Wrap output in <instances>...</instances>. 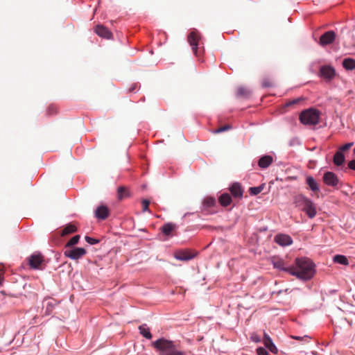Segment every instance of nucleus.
<instances>
[{
	"label": "nucleus",
	"mask_w": 355,
	"mask_h": 355,
	"mask_svg": "<svg viewBox=\"0 0 355 355\" xmlns=\"http://www.w3.org/2000/svg\"><path fill=\"white\" fill-rule=\"evenodd\" d=\"M295 263V266L289 269L291 275L302 280H309L313 277L315 265L311 259L306 257L297 258Z\"/></svg>",
	"instance_id": "f257e3e1"
},
{
	"label": "nucleus",
	"mask_w": 355,
	"mask_h": 355,
	"mask_svg": "<svg viewBox=\"0 0 355 355\" xmlns=\"http://www.w3.org/2000/svg\"><path fill=\"white\" fill-rule=\"evenodd\" d=\"M153 346L159 352V355H186L180 351L173 341L159 338L153 343Z\"/></svg>",
	"instance_id": "f03ea898"
},
{
	"label": "nucleus",
	"mask_w": 355,
	"mask_h": 355,
	"mask_svg": "<svg viewBox=\"0 0 355 355\" xmlns=\"http://www.w3.org/2000/svg\"><path fill=\"white\" fill-rule=\"evenodd\" d=\"M320 112L314 108L302 111L300 115V122L306 125H315L319 123Z\"/></svg>",
	"instance_id": "7ed1b4c3"
},
{
	"label": "nucleus",
	"mask_w": 355,
	"mask_h": 355,
	"mask_svg": "<svg viewBox=\"0 0 355 355\" xmlns=\"http://www.w3.org/2000/svg\"><path fill=\"white\" fill-rule=\"evenodd\" d=\"M44 261V257L39 252H35L28 258V265L34 270L42 269Z\"/></svg>",
	"instance_id": "20e7f679"
},
{
	"label": "nucleus",
	"mask_w": 355,
	"mask_h": 355,
	"mask_svg": "<svg viewBox=\"0 0 355 355\" xmlns=\"http://www.w3.org/2000/svg\"><path fill=\"white\" fill-rule=\"evenodd\" d=\"M196 255V252L185 249L176 251L174 254V257L178 260L186 261L193 259Z\"/></svg>",
	"instance_id": "39448f33"
},
{
	"label": "nucleus",
	"mask_w": 355,
	"mask_h": 355,
	"mask_svg": "<svg viewBox=\"0 0 355 355\" xmlns=\"http://www.w3.org/2000/svg\"><path fill=\"white\" fill-rule=\"evenodd\" d=\"M86 254V250L83 248H75L69 250H66L64 252V254L71 259H78L79 258L83 257Z\"/></svg>",
	"instance_id": "423d86ee"
},
{
	"label": "nucleus",
	"mask_w": 355,
	"mask_h": 355,
	"mask_svg": "<svg viewBox=\"0 0 355 355\" xmlns=\"http://www.w3.org/2000/svg\"><path fill=\"white\" fill-rule=\"evenodd\" d=\"M199 38L200 37L197 31H192L191 33H190L187 37L188 42L191 46L193 52L196 55H198V45L199 42Z\"/></svg>",
	"instance_id": "0eeeda50"
},
{
	"label": "nucleus",
	"mask_w": 355,
	"mask_h": 355,
	"mask_svg": "<svg viewBox=\"0 0 355 355\" xmlns=\"http://www.w3.org/2000/svg\"><path fill=\"white\" fill-rule=\"evenodd\" d=\"M323 182L324 184L330 187H336L339 184V180L337 175L331 171L324 173Z\"/></svg>",
	"instance_id": "6e6552de"
},
{
	"label": "nucleus",
	"mask_w": 355,
	"mask_h": 355,
	"mask_svg": "<svg viewBox=\"0 0 355 355\" xmlns=\"http://www.w3.org/2000/svg\"><path fill=\"white\" fill-rule=\"evenodd\" d=\"M336 39V33L333 31H329L325 32L320 36V44L321 46H326L332 44Z\"/></svg>",
	"instance_id": "1a4fd4ad"
},
{
	"label": "nucleus",
	"mask_w": 355,
	"mask_h": 355,
	"mask_svg": "<svg viewBox=\"0 0 355 355\" xmlns=\"http://www.w3.org/2000/svg\"><path fill=\"white\" fill-rule=\"evenodd\" d=\"M94 32L100 37L105 39H110L112 36V33L109 31L107 28L103 25L98 24L96 26Z\"/></svg>",
	"instance_id": "9d476101"
},
{
	"label": "nucleus",
	"mask_w": 355,
	"mask_h": 355,
	"mask_svg": "<svg viewBox=\"0 0 355 355\" xmlns=\"http://www.w3.org/2000/svg\"><path fill=\"white\" fill-rule=\"evenodd\" d=\"M320 73L322 78L330 80L335 76L336 72L332 67L323 66L320 68Z\"/></svg>",
	"instance_id": "9b49d317"
},
{
	"label": "nucleus",
	"mask_w": 355,
	"mask_h": 355,
	"mask_svg": "<svg viewBox=\"0 0 355 355\" xmlns=\"http://www.w3.org/2000/svg\"><path fill=\"white\" fill-rule=\"evenodd\" d=\"M302 210L304 211L310 218H314L317 214L316 207L311 200L307 202V204L306 203L304 205Z\"/></svg>",
	"instance_id": "f8f14e48"
},
{
	"label": "nucleus",
	"mask_w": 355,
	"mask_h": 355,
	"mask_svg": "<svg viewBox=\"0 0 355 355\" xmlns=\"http://www.w3.org/2000/svg\"><path fill=\"white\" fill-rule=\"evenodd\" d=\"M275 241L282 246L289 245L293 241L290 236L286 234H277L275 236Z\"/></svg>",
	"instance_id": "ddd939ff"
},
{
	"label": "nucleus",
	"mask_w": 355,
	"mask_h": 355,
	"mask_svg": "<svg viewBox=\"0 0 355 355\" xmlns=\"http://www.w3.org/2000/svg\"><path fill=\"white\" fill-rule=\"evenodd\" d=\"M263 344H264L265 347L268 350H270L273 354H277V352H278L277 348L276 347V346L273 343V342H272V339L270 338V337L266 332H264V334H263Z\"/></svg>",
	"instance_id": "4468645a"
},
{
	"label": "nucleus",
	"mask_w": 355,
	"mask_h": 355,
	"mask_svg": "<svg viewBox=\"0 0 355 355\" xmlns=\"http://www.w3.org/2000/svg\"><path fill=\"white\" fill-rule=\"evenodd\" d=\"M110 214V210L105 205H101L98 207L95 211V216L97 218L101 220L106 219Z\"/></svg>",
	"instance_id": "2eb2a0df"
},
{
	"label": "nucleus",
	"mask_w": 355,
	"mask_h": 355,
	"mask_svg": "<svg viewBox=\"0 0 355 355\" xmlns=\"http://www.w3.org/2000/svg\"><path fill=\"white\" fill-rule=\"evenodd\" d=\"M232 195L234 198H241L243 194V190L239 183H234L230 188Z\"/></svg>",
	"instance_id": "dca6fc26"
},
{
	"label": "nucleus",
	"mask_w": 355,
	"mask_h": 355,
	"mask_svg": "<svg viewBox=\"0 0 355 355\" xmlns=\"http://www.w3.org/2000/svg\"><path fill=\"white\" fill-rule=\"evenodd\" d=\"M273 162V158L270 155H264L261 157L258 162V165L261 168H268Z\"/></svg>",
	"instance_id": "f3484780"
},
{
	"label": "nucleus",
	"mask_w": 355,
	"mask_h": 355,
	"mask_svg": "<svg viewBox=\"0 0 355 355\" xmlns=\"http://www.w3.org/2000/svg\"><path fill=\"white\" fill-rule=\"evenodd\" d=\"M306 183L309 187L310 189L316 193L319 191V187L315 179L311 176L306 177Z\"/></svg>",
	"instance_id": "a211bd4d"
},
{
	"label": "nucleus",
	"mask_w": 355,
	"mask_h": 355,
	"mask_svg": "<svg viewBox=\"0 0 355 355\" xmlns=\"http://www.w3.org/2000/svg\"><path fill=\"white\" fill-rule=\"evenodd\" d=\"M77 231V227L74 224L69 223L67 225L64 229L61 231L60 235L62 236H65L70 234L74 233Z\"/></svg>",
	"instance_id": "6ab92c4d"
},
{
	"label": "nucleus",
	"mask_w": 355,
	"mask_h": 355,
	"mask_svg": "<svg viewBox=\"0 0 355 355\" xmlns=\"http://www.w3.org/2000/svg\"><path fill=\"white\" fill-rule=\"evenodd\" d=\"M130 196V192L127 187L121 186L117 189L118 199L121 200L124 198H128Z\"/></svg>",
	"instance_id": "aec40b11"
},
{
	"label": "nucleus",
	"mask_w": 355,
	"mask_h": 355,
	"mask_svg": "<svg viewBox=\"0 0 355 355\" xmlns=\"http://www.w3.org/2000/svg\"><path fill=\"white\" fill-rule=\"evenodd\" d=\"M221 206L227 207L232 202V198L229 193H223L218 198Z\"/></svg>",
	"instance_id": "412c9836"
},
{
	"label": "nucleus",
	"mask_w": 355,
	"mask_h": 355,
	"mask_svg": "<svg viewBox=\"0 0 355 355\" xmlns=\"http://www.w3.org/2000/svg\"><path fill=\"white\" fill-rule=\"evenodd\" d=\"M273 266L275 268L286 271L290 273L289 269L293 268V266L291 267H286L285 263L282 259H277L273 261Z\"/></svg>",
	"instance_id": "4be33fe9"
},
{
	"label": "nucleus",
	"mask_w": 355,
	"mask_h": 355,
	"mask_svg": "<svg viewBox=\"0 0 355 355\" xmlns=\"http://www.w3.org/2000/svg\"><path fill=\"white\" fill-rule=\"evenodd\" d=\"M334 164L336 166H341L345 162V156L343 153H341V150H338L333 159Z\"/></svg>",
	"instance_id": "5701e85b"
},
{
	"label": "nucleus",
	"mask_w": 355,
	"mask_h": 355,
	"mask_svg": "<svg viewBox=\"0 0 355 355\" xmlns=\"http://www.w3.org/2000/svg\"><path fill=\"white\" fill-rule=\"evenodd\" d=\"M310 200L308 198L302 196V195H298L295 196L294 200V203L295 204L296 207H303L304 205Z\"/></svg>",
	"instance_id": "b1692460"
},
{
	"label": "nucleus",
	"mask_w": 355,
	"mask_h": 355,
	"mask_svg": "<svg viewBox=\"0 0 355 355\" xmlns=\"http://www.w3.org/2000/svg\"><path fill=\"white\" fill-rule=\"evenodd\" d=\"M250 94V91L245 87H240L236 90V96L238 97L248 98Z\"/></svg>",
	"instance_id": "393cba45"
},
{
	"label": "nucleus",
	"mask_w": 355,
	"mask_h": 355,
	"mask_svg": "<svg viewBox=\"0 0 355 355\" xmlns=\"http://www.w3.org/2000/svg\"><path fill=\"white\" fill-rule=\"evenodd\" d=\"M343 66L347 70H353L355 69V60L352 58H345L343 61Z\"/></svg>",
	"instance_id": "a878e982"
},
{
	"label": "nucleus",
	"mask_w": 355,
	"mask_h": 355,
	"mask_svg": "<svg viewBox=\"0 0 355 355\" xmlns=\"http://www.w3.org/2000/svg\"><path fill=\"white\" fill-rule=\"evenodd\" d=\"M176 228V225L175 224L168 223L164 225L162 227V231L164 234L168 236Z\"/></svg>",
	"instance_id": "bb28decb"
},
{
	"label": "nucleus",
	"mask_w": 355,
	"mask_h": 355,
	"mask_svg": "<svg viewBox=\"0 0 355 355\" xmlns=\"http://www.w3.org/2000/svg\"><path fill=\"white\" fill-rule=\"evenodd\" d=\"M140 334L147 339H150L152 335L150 332V329L146 327V324H142L139 327Z\"/></svg>",
	"instance_id": "cd10ccee"
},
{
	"label": "nucleus",
	"mask_w": 355,
	"mask_h": 355,
	"mask_svg": "<svg viewBox=\"0 0 355 355\" xmlns=\"http://www.w3.org/2000/svg\"><path fill=\"white\" fill-rule=\"evenodd\" d=\"M334 261L335 263H338L342 265L347 266L349 264V261L347 258L344 255L338 254L334 256Z\"/></svg>",
	"instance_id": "c85d7f7f"
},
{
	"label": "nucleus",
	"mask_w": 355,
	"mask_h": 355,
	"mask_svg": "<svg viewBox=\"0 0 355 355\" xmlns=\"http://www.w3.org/2000/svg\"><path fill=\"white\" fill-rule=\"evenodd\" d=\"M203 205L207 208L212 207L216 205V200L213 197H207L203 201Z\"/></svg>",
	"instance_id": "c756f323"
},
{
	"label": "nucleus",
	"mask_w": 355,
	"mask_h": 355,
	"mask_svg": "<svg viewBox=\"0 0 355 355\" xmlns=\"http://www.w3.org/2000/svg\"><path fill=\"white\" fill-rule=\"evenodd\" d=\"M264 187H265V184H263L259 187H250L249 189V192L251 195L256 196V195L260 193L263 191Z\"/></svg>",
	"instance_id": "7c9ffc66"
},
{
	"label": "nucleus",
	"mask_w": 355,
	"mask_h": 355,
	"mask_svg": "<svg viewBox=\"0 0 355 355\" xmlns=\"http://www.w3.org/2000/svg\"><path fill=\"white\" fill-rule=\"evenodd\" d=\"M80 240V236L76 235L73 236L65 245L66 248H70L78 243Z\"/></svg>",
	"instance_id": "2f4dec72"
},
{
	"label": "nucleus",
	"mask_w": 355,
	"mask_h": 355,
	"mask_svg": "<svg viewBox=\"0 0 355 355\" xmlns=\"http://www.w3.org/2000/svg\"><path fill=\"white\" fill-rule=\"evenodd\" d=\"M231 128H232V126L230 125H228V124L225 125L220 126L218 129L215 130L214 131V133H215V134L220 133L222 132L229 130Z\"/></svg>",
	"instance_id": "473e14b6"
},
{
	"label": "nucleus",
	"mask_w": 355,
	"mask_h": 355,
	"mask_svg": "<svg viewBox=\"0 0 355 355\" xmlns=\"http://www.w3.org/2000/svg\"><path fill=\"white\" fill-rule=\"evenodd\" d=\"M141 204H142V211L144 212L149 211L148 207H149V205H150V201L148 200H147V199H144L141 201Z\"/></svg>",
	"instance_id": "72a5a7b5"
},
{
	"label": "nucleus",
	"mask_w": 355,
	"mask_h": 355,
	"mask_svg": "<svg viewBox=\"0 0 355 355\" xmlns=\"http://www.w3.org/2000/svg\"><path fill=\"white\" fill-rule=\"evenodd\" d=\"M85 241L90 245H94L99 243V240L96 239H94L89 236H85Z\"/></svg>",
	"instance_id": "f704fd0d"
},
{
	"label": "nucleus",
	"mask_w": 355,
	"mask_h": 355,
	"mask_svg": "<svg viewBox=\"0 0 355 355\" xmlns=\"http://www.w3.org/2000/svg\"><path fill=\"white\" fill-rule=\"evenodd\" d=\"M353 145V142L345 144V145L340 147L338 150H341V153H343V151L349 150Z\"/></svg>",
	"instance_id": "c9c22d12"
},
{
	"label": "nucleus",
	"mask_w": 355,
	"mask_h": 355,
	"mask_svg": "<svg viewBox=\"0 0 355 355\" xmlns=\"http://www.w3.org/2000/svg\"><path fill=\"white\" fill-rule=\"evenodd\" d=\"M257 352L258 355H269L267 350L263 347H259Z\"/></svg>",
	"instance_id": "e433bc0d"
},
{
	"label": "nucleus",
	"mask_w": 355,
	"mask_h": 355,
	"mask_svg": "<svg viewBox=\"0 0 355 355\" xmlns=\"http://www.w3.org/2000/svg\"><path fill=\"white\" fill-rule=\"evenodd\" d=\"M273 85L272 83L269 80H264L262 83V86L263 87H269Z\"/></svg>",
	"instance_id": "4c0bfd02"
},
{
	"label": "nucleus",
	"mask_w": 355,
	"mask_h": 355,
	"mask_svg": "<svg viewBox=\"0 0 355 355\" xmlns=\"http://www.w3.org/2000/svg\"><path fill=\"white\" fill-rule=\"evenodd\" d=\"M300 101V98H296V99H294V100L291 101H289L288 103H286V106H290V105H294V104H297V103H298Z\"/></svg>",
	"instance_id": "58836bf2"
},
{
	"label": "nucleus",
	"mask_w": 355,
	"mask_h": 355,
	"mask_svg": "<svg viewBox=\"0 0 355 355\" xmlns=\"http://www.w3.org/2000/svg\"><path fill=\"white\" fill-rule=\"evenodd\" d=\"M348 167H349L350 169H352V170H354V171H355V159L352 160V161H350V162L348 163Z\"/></svg>",
	"instance_id": "ea45409f"
},
{
	"label": "nucleus",
	"mask_w": 355,
	"mask_h": 355,
	"mask_svg": "<svg viewBox=\"0 0 355 355\" xmlns=\"http://www.w3.org/2000/svg\"><path fill=\"white\" fill-rule=\"evenodd\" d=\"M54 112H56L55 107L53 106H49L48 108V113L53 114Z\"/></svg>",
	"instance_id": "a19ab883"
},
{
	"label": "nucleus",
	"mask_w": 355,
	"mask_h": 355,
	"mask_svg": "<svg viewBox=\"0 0 355 355\" xmlns=\"http://www.w3.org/2000/svg\"><path fill=\"white\" fill-rule=\"evenodd\" d=\"M252 339L257 343L260 341V338L257 335L252 336Z\"/></svg>",
	"instance_id": "79ce46f5"
},
{
	"label": "nucleus",
	"mask_w": 355,
	"mask_h": 355,
	"mask_svg": "<svg viewBox=\"0 0 355 355\" xmlns=\"http://www.w3.org/2000/svg\"><path fill=\"white\" fill-rule=\"evenodd\" d=\"M3 281V277L0 275V285L2 284Z\"/></svg>",
	"instance_id": "37998d69"
},
{
	"label": "nucleus",
	"mask_w": 355,
	"mask_h": 355,
	"mask_svg": "<svg viewBox=\"0 0 355 355\" xmlns=\"http://www.w3.org/2000/svg\"><path fill=\"white\" fill-rule=\"evenodd\" d=\"M295 339H297V340H300V338L299 337H293Z\"/></svg>",
	"instance_id": "c03bdc74"
},
{
	"label": "nucleus",
	"mask_w": 355,
	"mask_h": 355,
	"mask_svg": "<svg viewBox=\"0 0 355 355\" xmlns=\"http://www.w3.org/2000/svg\"><path fill=\"white\" fill-rule=\"evenodd\" d=\"M354 153H355V148H354Z\"/></svg>",
	"instance_id": "a18cd8bd"
}]
</instances>
